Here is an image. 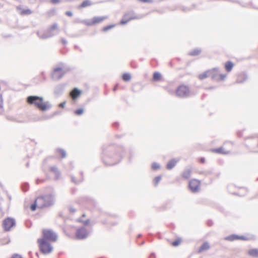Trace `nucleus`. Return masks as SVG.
<instances>
[{
    "mask_svg": "<svg viewBox=\"0 0 258 258\" xmlns=\"http://www.w3.org/2000/svg\"><path fill=\"white\" fill-rule=\"evenodd\" d=\"M28 104L34 105L38 109L44 111L51 108V104L49 101L43 102V98L38 96L31 95L27 98Z\"/></svg>",
    "mask_w": 258,
    "mask_h": 258,
    "instance_id": "1",
    "label": "nucleus"
},
{
    "mask_svg": "<svg viewBox=\"0 0 258 258\" xmlns=\"http://www.w3.org/2000/svg\"><path fill=\"white\" fill-rule=\"evenodd\" d=\"M54 197L55 194L52 192L51 194L37 197L38 208L43 209L52 206L54 204Z\"/></svg>",
    "mask_w": 258,
    "mask_h": 258,
    "instance_id": "2",
    "label": "nucleus"
},
{
    "mask_svg": "<svg viewBox=\"0 0 258 258\" xmlns=\"http://www.w3.org/2000/svg\"><path fill=\"white\" fill-rule=\"evenodd\" d=\"M37 242L39 244L40 250L43 254H49L52 251V246L48 241H46L45 239H38Z\"/></svg>",
    "mask_w": 258,
    "mask_h": 258,
    "instance_id": "3",
    "label": "nucleus"
},
{
    "mask_svg": "<svg viewBox=\"0 0 258 258\" xmlns=\"http://www.w3.org/2000/svg\"><path fill=\"white\" fill-rule=\"evenodd\" d=\"M42 238L39 239H45L46 241L55 242L57 239V235L51 229H43L42 231Z\"/></svg>",
    "mask_w": 258,
    "mask_h": 258,
    "instance_id": "4",
    "label": "nucleus"
},
{
    "mask_svg": "<svg viewBox=\"0 0 258 258\" xmlns=\"http://www.w3.org/2000/svg\"><path fill=\"white\" fill-rule=\"evenodd\" d=\"M16 220L12 217H7L3 221V227L6 231H9L16 226Z\"/></svg>",
    "mask_w": 258,
    "mask_h": 258,
    "instance_id": "5",
    "label": "nucleus"
},
{
    "mask_svg": "<svg viewBox=\"0 0 258 258\" xmlns=\"http://www.w3.org/2000/svg\"><path fill=\"white\" fill-rule=\"evenodd\" d=\"M142 17L140 15L136 16L134 11H130L124 14L122 19L120 21L122 25L126 24L130 20L134 19H139Z\"/></svg>",
    "mask_w": 258,
    "mask_h": 258,
    "instance_id": "6",
    "label": "nucleus"
},
{
    "mask_svg": "<svg viewBox=\"0 0 258 258\" xmlns=\"http://www.w3.org/2000/svg\"><path fill=\"white\" fill-rule=\"evenodd\" d=\"M189 93V88L185 85L179 86L176 90V95L182 98L187 97Z\"/></svg>",
    "mask_w": 258,
    "mask_h": 258,
    "instance_id": "7",
    "label": "nucleus"
},
{
    "mask_svg": "<svg viewBox=\"0 0 258 258\" xmlns=\"http://www.w3.org/2000/svg\"><path fill=\"white\" fill-rule=\"evenodd\" d=\"M64 74L62 69L60 67L54 68L51 74L52 79L54 80H58L62 78Z\"/></svg>",
    "mask_w": 258,
    "mask_h": 258,
    "instance_id": "8",
    "label": "nucleus"
},
{
    "mask_svg": "<svg viewBox=\"0 0 258 258\" xmlns=\"http://www.w3.org/2000/svg\"><path fill=\"white\" fill-rule=\"evenodd\" d=\"M200 182L197 179H192L189 181L188 186L192 192H197L199 191Z\"/></svg>",
    "mask_w": 258,
    "mask_h": 258,
    "instance_id": "9",
    "label": "nucleus"
},
{
    "mask_svg": "<svg viewBox=\"0 0 258 258\" xmlns=\"http://www.w3.org/2000/svg\"><path fill=\"white\" fill-rule=\"evenodd\" d=\"M77 238L79 239H84L87 237L88 233L85 228L82 227L79 228L76 232Z\"/></svg>",
    "mask_w": 258,
    "mask_h": 258,
    "instance_id": "10",
    "label": "nucleus"
},
{
    "mask_svg": "<svg viewBox=\"0 0 258 258\" xmlns=\"http://www.w3.org/2000/svg\"><path fill=\"white\" fill-rule=\"evenodd\" d=\"M46 32L49 38L58 34L59 30L57 23H54L53 25H52L50 28Z\"/></svg>",
    "mask_w": 258,
    "mask_h": 258,
    "instance_id": "11",
    "label": "nucleus"
},
{
    "mask_svg": "<svg viewBox=\"0 0 258 258\" xmlns=\"http://www.w3.org/2000/svg\"><path fill=\"white\" fill-rule=\"evenodd\" d=\"M107 19V17H94L90 22L85 21V23L88 26H92L99 23Z\"/></svg>",
    "mask_w": 258,
    "mask_h": 258,
    "instance_id": "12",
    "label": "nucleus"
},
{
    "mask_svg": "<svg viewBox=\"0 0 258 258\" xmlns=\"http://www.w3.org/2000/svg\"><path fill=\"white\" fill-rule=\"evenodd\" d=\"M110 151V150H109L108 151H105L103 149V154L105 155L106 157H103L102 160H103V162L107 166L113 165L117 164V163H118L119 162V161H118L117 162H108L107 161L108 160H110V159L111 160L112 159H113L114 158L113 157H112L107 154V151Z\"/></svg>",
    "mask_w": 258,
    "mask_h": 258,
    "instance_id": "13",
    "label": "nucleus"
},
{
    "mask_svg": "<svg viewBox=\"0 0 258 258\" xmlns=\"http://www.w3.org/2000/svg\"><path fill=\"white\" fill-rule=\"evenodd\" d=\"M210 76H211V78L213 80L216 79V77H217V75L216 74H213L211 71H208L204 72L202 74H200L199 76V78L200 80H203Z\"/></svg>",
    "mask_w": 258,
    "mask_h": 258,
    "instance_id": "14",
    "label": "nucleus"
},
{
    "mask_svg": "<svg viewBox=\"0 0 258 258\" xmlns=\"http://www.w3.org/2000/svg\"><path fill=\"white\" fill-rule=\"evenodd\" d=\"M82 91L77 88H74L71 92L70 95L73 100H76L81 94Z\"/></svg>",
    "mask_w": 258,
    "mask_h": 258,
    "instance_id": "15",
    "label": "nucleus"
},
{
    "mask_svg": "<svg viewBox=\"0 0 258 258\" xmlns=\"http://www.w3.org/2000/svg\"><path fill=\"white\" fill-rule=\"evenodd\" d=\"M179 161V159L173 158L169 161L166 165V168L168 170H171L173 168L177 162Z\"/></svg>",
    "mask_w": 258,
    "mask_h": 258,
    "instance_id": "16",
    "label": "nucleus"
},
{
    "mask_svg": "<svg viewBox=\"0 0 258 258\" xmlns=\"http://www.w3.org/2000/svg\"><path fill=\"white\" fill-rule=\"evenodd\" d=\"M64 90V85L62 84H59L55 86L54 90V93L57 96L60 95Z\"/></svg>",
    "mask_w": 258,
    "mask_h": 258,
    "instance_id": "17",
    "label": "nucleus"
},
{
    "mask_svg": "<svg viewBox=\"0 0 258 258\" xmlns=\"http://www.w3.org/2000/svg\"><path fill=\"white\" fill-rule=\"evenodd\" d=\"M247 79V76L245 73H241L239 74L237 77L236 83H243Z\"/></svg>",
    "mask_w": 258,
    "mask_h": 258,
    "instance_id": "18",
    "label": "nucleus"
},
{
    "mask_svg": "<svg viewBox=\"0 0 258 258\" xmlns=\"http://www.w3.org/2000/svg\"><path fill=\"white\" fill-rule=\"evenodd\" d=\"M210 248V245L208 242H204L199 249L198 252H201L204 250H208Z\"/></svg>",
    "mask_w": 258,
    "mask_h": 258,
    "instance_id": "19",
    "label": "nucleus"
},
{
    "mask_svg": "<svg viewBox=\"0 0 258 258\" xmlns=\"http://www.w3.org/2000/svg\"><path fill=\"white\" fill-rule=\"evenodd\" d=\"M191 170L190 169H185L182 173V177L184 179H188L191 175Z\"/></svg>",
    "mask_w": 258,
    "mask_h": 258,
    "instance_id": "20",
    "label": "nucleus"
},
{
    "mask_svg": "<svg viewBox=\"0 0 258 258\" xmlns=\"http://www.w3.org/2000/svg\"><path fill=\"white\" fill-rule=\"evenodd\" d=\"M248 254L254 257H258V249L257 248H253L251 249L248 251Z\"/></svg>",
    "mask_w": 258,
    "mask_h": 258,
    "instance_id": "21",
    "label": "nucleus"
},
{
    "mask_svg": "<svg viewBox=\"0 0 258 258\" xmlns=\"http://www.w3.org/2000/svg\"><path fill=\"white\" fill-rule=\"evenodd\" d=\"M233 63L231 61H228L225 64V69L227 72H230L233 67Z\"/></svg>",
    "mask_w": 258,
    "mask_h": 258,
    "instance_id": "22",
    "label": "nucleus"
},
{
    "mask_svg": "<svg viewBox=\"0 0 258 258\" xmlns=\"http://www.w3.org/2000/svg\"><path fill=\"white\" fill-rule=\"evenodd\" d=\"M37 34L40 39H46L49 38L46 31L43 32L38 31Z\"/></svg>",
    "mask_w": 258,
    "mask_h": 258,
    "instance_id": "23",
    "label": "nucleus"
},
{
    "mask_svg": "<svg viewBox=\"0 0 258 258\" xmlns=\"http://www.w3.org/2000/svg\"><path fill=\"white\" fill-rule=\"evenodd\" d=\"M161 74L159 72H155L154 73L153 75V80L154 81H159V80H161Z\"/></svg>",
    "mask_w": 258,
    "mask_h": 258,
    "instance_id": "24",
    "label": "nucleus"
},
{
    "mask_svg": "<svg viewBox=\"0 0 258 258\" xmlns=\"http://www.w3.org/2000/svg\"><path fill=\"white\" fill-rule=\"evenodd\" d=\"M50 170L51 172L55 174L56 178H58L60 176V173L56 166H51Z\"/></svg>",
    "mask_w": 258,
    "mask_h": 258,
    "instance_id": "25",
    "label": "nucleus"
},
{
    "mask_svg": "<svg viewBox=\"0 0 258 258\" xmlns=\"http://www.w3.org/2000/svg\"><path fill=\"white\" fill-rule=\"evenodd\" d=\"M238 235L232 234V235H229L228 236L226 237L225 238V239L226 240L232 241H234L235 240L238 239Z\"/></svg>",
    "mask_w": 258,
    "mask_h": 258,
    "instance_id": "26",
    "label": "nucleus"
},
{
    "mask_svg": "<svg viewBox=\"0 0 258 258\" xmlns=\"http://www.w3.org/2000/svg\"><path fill=\"white\" fill-rule=\"evenodd\" d=\"M201 52V50L199 48L195 49L194 50L190 51L188 54L191 56H197L200 54Z\"/></svg>",
    "mask_w": 258,
    "mask_h": 258,
    "instance_id": "27",
    "label": "nucleus"
},
{
    "mask_svg": "<svg viewBox=\"0 0 258 258\" xmlns=\"http://www.w3.org/2000/svg\"><path fill=\"white\" fill-rule=\"evenodd\" d=\"M122 80L125 82L129 81L131 79V76L129 73H124L122 76Z\"/></svg>",
    "mask_w": 258,
    "mask_h": 258,
    "instance_id": "28",
    "label": "nucleus"
},
{
    "mask_svg": "<svg viewBox=\"0 0 258 258\" xmlns=\"http://www.w3.org/2000/svg\"><path fill=\"white\" fill-rule=\"evenodd\" d=\"M37 208H38V202L37 201L36 198L34 203L30 206V209L31 211H34L36 210Z\"/></svg>",
    "mask_w": 258,
    "mask_h": 258,
    "instance_id": "29",
    "label": "nucleus"
},
{
    "mask_svg": "<svg viewBox=\"0 0 258 258\" xmlns=\"http://www.w3.org/2000/svg\"><path fill=\"white\" fill-rule=\"evenodd\" d=\"M92 5V3L90 1L88 0H86L83 1L81 5L80 6V7L81 8H85L88 6H90Z\"/></svg>",
    "mask_w": 258,
    "mask_h": 258,
    "instance_id": "30",
    "label": "nucleus"
},
{
    "mask_svg": "<svg viewBox=\"0 0 258 258\" xmlns=\"http://www.w3.org/2000/svg\"><path fill=\"white\" fill-rule=\"evenodd\" d=\"M32 12L30 9H27L22 10L20 14L22 15H28L32 14Z\"/></svg>",
    "mask_w": 258,
    "mask_h": 258,
    "instance_id": "31",
    "label": "nucleus"
},
{
    "mask_svg": "<svg viewBox=\"0 0 258 258\" xmlns=\"http://www.w3.org/2000/svg\"><path fill=\"white\" fill-rule=\"evenodd\" d=\"M160 168V165L157 162H154L152 164V169L153 170H157Z\"/></svg>",
    "mask_w": 258,
    "mask_h": 258,
    "instance_id": "32",
    "label": "nucleus"
},
{
    "mask_svg": "<svg viewBox=\"0 0 258 258\" xmlns=\"http://www.w3.org/2000/svg\"><path fill=\"white\" fill-rule=\"evenodd\" d=\"M57 152L61 155L62 158H65L66 156V151L61 149H58L57 150Z\"/></svg>",
    "mask_w": 258,
    "mask_h": 258,
    "instance_id": "33",
    "label": "nucleus"
},
{
    "mask_svg": "<svg viewBox=\"0 0 258 258\" xmlns=\"http://www.w3.org/2000/svg\"><path fill=\"white\" fill-rule=\"evenodd\" d=\"M71 180H72V181L74 183H75V184H78L81 182H82L83 180H84V179L83 177H82V178L80 179V181H77L76 179V178L73 175H72L71 176Z\"/></svg>",
    "mask_w": 258,
    "mask_h": 258,
    "instance_id": "34",
    "label": "nucleus"
},
{
    "mask_svg": "<svg viewBox=\"0 0 258 258\" xmlns=\"http://www.w3.org/2000/svg\"><path fill=\"white\" fill-rule=\"evenodd\" d=\"M114 27H115V25H114V24L108 25V26L104 27L103 28L102 30L104 32H106V31H108L109 30L114 28Z\"/></svg>",
    "mask_w": 258,
    "mask_h": 258,
    "instance_id": "35",
    "label": "nucleus"
},
{
    "mask_svg": "<svg viewBox=\"0 0 258 258\" xmlns=\"http://www.w3.org/2000/svg\"><path fill=\"white\" fill-rule=\"evenodd\" d=\"M84 111V109L83 108H79L75 111V113L77 115H81L83 113Z\"/></svg>",
    "mask_w": 258,
    "mask_h": 258,
    "instance_id": "36",
    "label": "nucleus"
},
{
    "mask_svg": "<svg viewBox=\"0 0 258 258\" xmlns=\"http://www.w3.org/2000/svg\"><path fill=\"white\" fill-rule=\"evenodd\" d=\"M223 150L224 149L222 147H220L219 148L213 149V151L219 154H225V153H224L223 152Z\"/></svg>",
    "mask_w": 258,
    "mask_h": 258,
    "instance_id": "37",
    "label": "nucleus"
},
{
    "mask_svg": "<svg viewBox=\"0 0 258 258\" xmlns=\"http://www.w3.org/2000/svg\"><path fill=\"white\" fill-rule=\"evenodd\" d=\"M3 111V101L2 95H0V114Z\"/></svg>",
    "mask_w": 258,
    "mask_h": 258,
    "instance_id": "38",
    "label": "nucleus"
},
{
    "mask_svg": "<svg viewBox=\"0 0 258 258\" xmlns=\"http://www.w3.org/2000/svg\"><path fill=\"white\" fill-rule=\"evenodd\" d=\"M161 179V176H158L155 178L154 181V184H155V186H156L158 184V183H159V182H160Z\"/></svg>",
    "mask_w": 258,
    "mask_h": 258,
    "instance_id": "39",
    "label": "nucleus"
},
{
    "mask_svg": "<svg viewBox=\"0 0 258 258\" xmlns=\"http://www.w3.org/2000/svg\"><path fill=\"white\" fill-rule=\"evenodd\" d=\"M180 240L179 239H178L173 241L172 243V245L174 246H177L180 244Z\"/></svg>",
    "mask_w": 258,
    "mask_h": 258,
    "instance_id": "40",
    "label": "nucleus"
},
{
    "mask_svg": "<svg viewBox=\"0 0 258 258\" xmlns=\"http://www.w3.org/2000/svg\"><path fill=\"white\" fill-rule=\"evenodd\" d=\"M22 190L24 191H26L28 190V183H25L22 186Z\"/></svg>",
    "mask_w": 258,
    "mask_h": 258,
    "instance_id": "41",
    "label": "nucleus"
},
{
    "mask_svg": "<svg viewBox=\"0 0 258 258\" xmlns=\"http://www.w3.org/2000/svg\"><path fill=\"white\" fill-rule=\"evenodd\" d=\"M219 76L221 80H224L226 78L227 75L225 74H221Z\"/></svg>",
    "mask_w": 258,
    "mask_h": 258,
    "instance_id": "42",
    "label": "nucleus"
},
{
    "mask_svg": "<svg viewBox=\"0 0 258 258\" xmlns=\"http://www.w3.org/2000/svg\"><path fill=\"white\" fill-rule=\"evenodd\" d=\"M11 258H23L21 255L18 254H14Z\"/></svg>",
    "mask_w": 258,
    "mask_h": 258,
    "instance_id": "43",
    "label": "nucleus"
},
{
    "mask_svg": "<svg viewBox=\"0 0 258 258\" xmlns=\"http://www.w3.org/2000/svg\"><path fill=\"white\" fill-rule=\"evenodd\" d=\"M238 239L243 240H247L248 238L244 236H239L238 235Z\"/></svg>",
    "mask_w": 258,
    "mask_h": 258,
    "instance_id": "44",
    "label": "nucleus"
},
{
    "mask_svg": "<svg viewBox=\"0 0 258 258\" xmlns=\"http://www.w3.org/2000/svg\"><path fill=\"white\" fill-rule=\"evenodd\" d=\"M138 1L141 2L145 3H151L153 2L152 0H138Z\"/></svg>",
    "mask_w": 258,
    "mask_h": 258,
    "instance_id": "45",
    "label": "nucleus"
},
{
    "mask_svg": "<svg viewBox=\"0 0 258 258\" xmlns=\"http://www.w3.org/2000/svg\"><path fill=\"white\" fill-rule=\"evenodd\" d=\"M66 105V101L62 102L59 104V107L60 108H64Z\"/></svg>",
    "mask_w": 258,
    "mask_h": 258,
    "instance_id": "46",
    "label": "nucleus"
},
{
    "mask_svg": "<svg viewBox=\"0 0 258 258\" xmlns=\"http://www.w3.org/2000/svg\"><path fill=\"white\" fill-rule=\"evenodd\" d=\"M66 15L68 16L72 17L73 16V13L71 11H67L66 12Z\"/></svg>",
    "mask_w": 258,
    "mask_h": 258,
    "instance_id": "47",
    "label": "nucleus"
},
{
    "mask_svg": "<svg viewBox=\"0 0 258 258\" xmlns=\"http://www.w3.org/2000/svg\"><path fill=\"white\" fill-rule=\"evenodd\" d=\"M70 211L71 213H75L76 211V210L73 207H71L70 208Z\"/></svg>",
    "mask_w": 258,
    "mask_h": 258,
    "instance_id": "48",
    "label": "nucleus"
},
{
    "mask_svg": "<svg viewBox=\"0 0 258 258\" xmlns=\"http://www.w3.org/2000/svg\"><path fill=\"white\" fill-rule=\"evenodd\" d=\"M61 42H62L63 44H67V43H68V42H67V40H66V39H65L64 38H61Z\"/></svg>",
    "mask_w": 258,
    "mask_h": 258,
    "instance_id": "49",
    "label": "nucleus"
},
{
    "mask_svg": "<svg viewBox=\"0 0 258 258\" xmlns=\"http://www.w3.org/2000/svg\"><path fill=\"white\" fill-rule=\"evenodd\" d=\"M89 222H90L89 219H87V220H85V221H84L83 223L85 225H87L89 224Z\"/></svg>",
    "mask_w": 258,
    "mask_h": 258,
    "instance_id": "50",
    "label": "nucleus"
},
{
    "mask_svg": "<svg viewBox=\"0 0 258 258\" xmlns=\"http://www.w3.org/2000/svg\"><path fill=\"white\" fill-rule=\"evenodd\" d=\"M59 1H60V0H51V3H52L53 4H56L58 3Z\"/></svg>",
    "mask_w": 258,
    "mask_h": 258,
    "instance_id": "51",
    "label": "nucleus"
},
{
    "mask_svg": "<svg viewBox=\"0 0 258 258\" xmlns=\"http://www.w3.org/2000/svg\"><path fill=\"white\" fill-rule=\"evenodd\" d=\"M189 10H190V9H189V8H183V9H182V10H183V11H185V12H186V11H189Z\"/></svg>",
    "mask_w": 258,
    "mask_h": 258,
    "instance_id": "52",
    "label": "nucleus"
},
{
    "mask_svg": "<svg viewBox=\"0 0 258 258\" xmlns=\"http://www.w3.org/2000/svg\"><path fill=\"white\" fill-rule=\"evenodd\" d=\"M200 162L201 163H204L205 162V159L204 158H202L200 160Z\"/></svg>",
    "mask_w": 258,
    "mask_h": 258,
    "instance_id": "53",
    "label": "nucleus"
},
{
    "mask_svg": "<svg viewBox=\"0 0 258 258\" xmlns=\"http://www.w3.org/2000/svg\"><path fill=\"white\" fill-rule=\"evenodd\" d=\"M151 256L152 257H155V253H154V252H152L151 254Z\"/></svg>",
    "mask_w": 258,
    "mask_h": 258,
    "instance_id": "54",
    "label": "nucleus"
},
{
    "mask_svg": "<svg viewBox=\"0 0 258 258\" xmlns=\"http://www.w3.org/2000/svg\"><path fill=\"white\" fill-rule=\"evenodd\" d=\"M113 124H114V125H116V126H117L118 125L117 122H115L113 123Z\"/></svg>",
    "mask_w": 258,
    "mask_h": 258,
    "instance_id": "55",
    "label": "nucleus"
},
{
    "mask_svg": "<svg viewBox=\"0 0 258 258\" xmlns=\"http://www.w3.org/2000/svg\"><path fill=\"white\" fill-rule=\"evenodd\" d=\"M142 236V235L141 234H139L138 235V237L139 238V237H141Z\"/></svg>",
    "mask_w": 258,
    "mask_h": 258,
    "instance_id": "56",
    "label": "nucleus"
},
{
    "mask_svg": "<svg viewBox=\"0 0 258 258\" xmlns=\"http://www.w3.org/2000/svg\"><path fill=\"white\" fill-rule=\"evenodd\" d=\"M41 119L40 117H38L36 120H40Z\"/></svg>",
    "mask_w": 258,
    "mask_h": 258,
    "instance_id": "57",
    "label": "nucleus"
},
{
    "mask_svg": "<svg viewBox=\"0 0 258 258\" xmlns=\"http://www.w3.org/2000/svg\"><path fill=\"white\" fill-rule=\"evenodd\" d=\"M213 88H214V87H211L209 88L208 89H213Z\"/></svg>",
    "mask_w": 258,
    "mask_h": 258,
    "instance_id": "58",
    "label": "nucleus"
},
{
    "mask_svg": "<svg viewBox=\"0 0 258 258\" xmlns=\"http://www.w3.org/2000/svg\"><path fill=\"white\" fill-rule=\"evenodd\" d=\"M83 172H82V171H81V172H80V174H81V175L82 176H83Z\"/></svg>",
    "mask_w": 258,
    "mask_h": 258,
    "instance_id": "59",
    "label": "nucleus"
},
{
    "mask_svg": "<svg viewBox=\"0 0 258 258\" xmlns=\"http://www.w3.org/2000/svg\"><path fill=\"white\" fill-rule=\"evenodd\" d=\"M26 166H27V167H28V166H29V163H27L26 164Z\"/></svg>",
    "mask_w": 258,
    "mask_h": 258,
    "instance_id": "60",
    "label": "nucleus"
},
{
    "mask_svg": "<svg viewBox=\"0 0 258 258\" xmlns=\"http://www.w3.org/2000/svg\"><path fill=\"white\" fill-rule=\"evenodd\" d=\"M144 242H144V241H142V243H141V244H142H142H144Z\"/></svg>",
    "mask_w": 258,
    "mask_h": 258,
    "instance_id": "61",
    "label": "nucleus"
},
{
    "mask_svg": "<svg viewBox=\"0 0 258 258\" xmlns=\"http://www.w3.org/2000/svg\"><path fill=\"white\" fill-rule=\"evenodd\" d=\"M218 68H214V70H216L217 71V70H218Z\"/></svg>",
    "mask_w": 258,
    "mask_h": 258,
    "instance_id": "62",
    "label": "nucleus"
},
{
    "mask_svg": "<svg viewBox=\"0 0 258 258\" xmlns=\"http://www.w3.org/2000/svg\"><path fill=\"white\" fill-rule=\"evenodd\" d=\"M75 48L78 49L79 48V47L78 46H75Z\"/></svg>",
    "mask_w": 258,
    "mask_h": 258,
    "instance_id": "63",
    "label": "nucleus"
},
{
    "mask_svg": "<svg viewBox=\"0 0 258 258\" xmlns=\"http://www.w3.org/2000/svg\"><path fill=\"white\" fill-rule=\"evenodd\" d=\"M38 179H37V180H36V182H37V183H38Z\"/></svg>",
    "mask_w": 258,
    "mask_h": 258,
    "instance_id": "64",
    "label": "nucleus"
}]
</instances>
